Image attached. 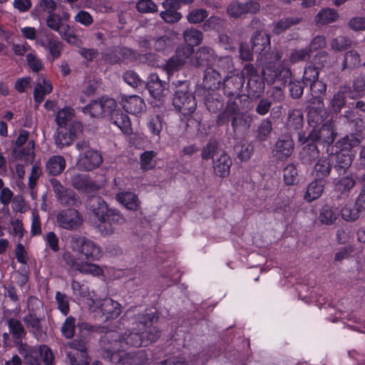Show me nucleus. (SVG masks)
<instances>
[{"instance_id": "nucleus-1", "label": "nucleus", "mask_w": 365, "mask_h": 365, "mask_svg": "<svg viewBox=\"0 0 365 365\" xmlns=\"http://www.w3.org/2000/svg\"><path fill=\"white\" fill-rule=\"evenodd\" d=\"M158 319L154 312H139L128 317L127 331L123 336L115 331H109L101 336L100 344L104 351L103 358L121 365L145 364L148 356L144 350L126 353L122 356L118 351L128 346H148L156 341L160 336V331L156 325Z\"/></svg>"}, {"instance_id": "nucleus-2", "label": "nucleus", "mask_w": 365, "mask_h": 365, "mask_svg": "<svg viewBox=\"0 0 365 365\" xmlns=\"http://www.w3.org/2000/svg\"><path fill=\"white\" fill-rule=\"evenodd\" d=\"M71 248L85 257L87 262L79 261L71 252L63 253L62 257L65 264L72 270L82 274L98 276L102 269L98 265L88 262L98 259L101 256V247L91 240L83 236L74 235L70 240Z\"/></svg>"}, {"instance_id": "nucleus-3", "label": "nucleus", "mask_w": 365, "mask_h": 365, "mask_svg": "<svg viewBox=\"0 0 365 365\" xmlns=\"http://www.w3.org/2000/svg\"><path fill=\"white\" fill-rule=\"evenodd\" d=\"M27 308L28 313L24 316L23 322L26 328L39 340L46 336L41 326V322L45 317L43 304L38 299L30 297L28 299Z\"/></svg>"}, {"instance_id": "nucleus-4", "label": "nucleus", "mask_w": 365, "mask_h": 365, "mask_svg": "<svg viewBox=\"0 0 365 365\" xmlns=\"http://www.w3.org/2000/svg\"><path fill=\"white\" fill-rule=\"evenodd\" d=\"M173 104L183 115H189L195 110L197 107L195 96L190 91L189 83L187 81H178L175 83Z\"/></svg>"}, {"instance_id": "nucleus-5", "label": "nucleus", "mask_w": 365, "mask_h": 365, "mask_svg": "<svg viewBox=\"0 0 365 365\" xmlns=\"http://www.w3.org/2000/svg\"><path fill=\"white\" fill-rule=\"evenodd\" d=\"M76 149L81 152L76 165L80 170L91 171L99 167L103 162L100 153L91 148L88 140H82L76 144Z\"/></svg>"}, {"instance_id": "nucleus-6", "label": "nucleus", "mask_w": 365, "mask_h": 365, "mask_svg": "<svg viewBox=\"0 0 365 365\" xmlns=\"http://www.w3.org/2000/svg\"><path fill=\"white\" fill-rule=\"evenodd\" d=\"M337 133L331 120H327L317 129H312L307 136L303 132H298V141L304 144L309 141L321 142L328 145L332 144Z\"/></svg>"}, {"instance_id": "nucleus-7", "label": "nucleus", "mask_w": 365, "mask_h": 365, "mask_svg": "<svg viewBox=\"0 0 365 365\" xmlns=\"http://www.w3.org/2000/svg\"><path fill=\"white\" fill-rule=\"evenodd\" d=\"M57 201L63 207H78L81 205L79 196L71 189L64 187L58 180H50Z\"/></svg>"}, {"instance_id": "nucleus-8", "label": "nucleus", "mask_w": 365, "mask_h": 365, "mask_svg": "<svg viewBox=\"0 0 365 365\" xmlns=\"http://www.w3.org/2000/svg\"><path fill=\"white\" fill-rule=\"evenodd\" d=\"M56 222L62 229L74 231L81 227L83 218L76 209L68 208L62 210L57 214Z\"/></svg>"}, {"instance_id": "nucleus-9", "label": "nucleus", "mask_w": 365, "mask_h": 365, "mask_svg": "<svg viewBox=\"0 0 365 365\" xmlns=\"http://www.w3.org/2000/svg\"><path fill=\"white\" fill-rule=\"evenodd\" d=\"M89 333L88 330H81V333L79 336L68 342L67 345L69 348L72 349V351H68L66 353L67 359L69 361V364L71 365V357L69 354H73L75 357V359L77 361V364H80V362H83V360L86 361H90L88 355H87V341H88V336Z\"/></svg>"}, {"instance_id": "nucleus-10", "label": "nucleus", "mask_w": 365, "mask_h": 365, "mask_svg": "<svg viewBox=\"0 0 365 365\" xmlns=\"http://www.w3.org/2000/svg\"><path fill=\"white\" fill-rule=\"evenodd\" d=\"M261 9L260 4L255 0L240 2L232 1L227 7V14L230 18L239 19L247 14H256Z\"/></svg>"}, {"instance_id": "nucleus-11", "label": "nucleus", "mask_w": 365, "mask_h": 365, "mask_svg": "<svg viewBox=\"0 0 365 365\" xmlns=\"http://www.w3.org/2000/svg\"><path fill=\"white\" fill-rule=\"evenodd\" d=\"M245 83L244 77L239 73H231L223 81V91L228 98H241Z\"/></svg>"}, {"instance_id": "nucleus-12", "label": "nucleus", "mask_w": 365, "mask_h": 365, "mask_svg": "<svg viewBox=\"0 0 365 365\" xmlns=\"http://www.w3.org/2000/svg\"><path fill=\"white\" fill-rule=\"evenodd\" d=\"M70 182L73 188L82 192H92L98 190L99 187L86 174H82L68 170Z\"/></svg>"}, {"instance_id": "nucleus-13", "label": "nucleus", "mask_w": 365, "mask_h": 365, "mask_svg": "<svg viewBox=\"0 0 365 365\" xmlns=\"http://www.w3.org/2000/svg\"><path fill=\"white\" fill-rule=\"evenodd\" d=\"M217 60V56L214 49L210 46L200 47L190 58L191 66L198 68L213 64Z\"/></svg>"}, {"instance_id": "nucleus-14", "label": "nucleus", "mask_w": 365, "mask_h": 365, "mask_svg": "<svg viewBox=\"0 0 365 365\" xmlns=\"http://www.w3.org/2000/svg\"><path fill=\"white\" fill-rule=\"evenodd\" d=\"M37 43L49 51L51 61H54L61 56L63 44L51 32L46 31L43 36L38 37Z\"/></svg>"}, {"instance_id": "nucleus-15", "label": "nucleus", "mask_w": 365, "mask_h": 365, "mask_svg": "<svg viewBox=\"0 0 365 365\" xmlns=\"http://www.w3.org/2000/svg\"><path fill=\"white\" fill-rule=\"evenodd\" d=\"M307 109V121L312 129H317L327 121L328 114L324 108V103L312 104L310 103Z\"/></svg>"}, {"instance_id": "nucleus-16", "label": "nucleus", "mask_w": 365, "mask_h": 365, "mask_svg": "<svg viewBox=\"0 0 365 365\" xmlns=\"http://www.w3.org/2000/svg\"><path fill=\"white\" fill-rule=\"evenodd\" d=\"M167 86L168 83L162 81L155 73H151L149 76L146 83L147 89L150 96L159 101L165 96Z\"/></svg>"}, {"instance_id": "nucleus-17", "label": "nucleus", "mask_w": 365, "mask_h": 365, "mask_svg": "<svg viewBox=\"0 0 365 365\" xmlns=\"http://www.w3.org/2000/svg\"><path fill=\"white\" fill-rule=\"evenodd\" d=\"M331 163H335L334 165V172H336L338 175L346 173L351 167L354 155L351 152H336L335 155L330 156Z\"/></svg>"}, {"instance_id": "nucleus-18", "label": "nucleus", "mask_w": 365, "mask_h": 365, "mask_svg": "<svg viewBox=\"0 0 365 365\" xmlns=\"http://www.w3.org/2000/svg\"><path fill=\"white\" fill-rule=\"evenodd\" d=\"M162 6L164 10L160 13V16L165 23L172 24L181 20L182 14L178 11L180 6L177 5L176 1L165 0Z\"/></svg>"}, {"instance_id": "nucleus-19", "label": "nucleus", "mask_w": 365, "mask_h": 365, "mask_svg": "<svg viewBox=\"0 0 365 365\" xmlns=\"http://www.w3.org/2000/svg\"><path fill=\"white\" fill-rule=\"evenodd\" d=\"M304 124V113L301 109L293 108L288 111L284 126L289 132L293 133L300 130Z\"/></svg>"}, {"instance_id": "nucleus-20", "label": "nucleus", "mask_w": 365, "mask_h": 365, "mask_svg": "<svg viewBox=\"0 0 365 365\" xmlns=\"http://www.w3.org/2000/svg\"><path fill=\"white\" fill-rule=\"evenodd\" d=\"M232 164L230 156L225 151H221L217 158H213V169L215 175L221 178L227 176Z\"/></svg>"}, {"instance_id": "nucleus-21", "label": "nucleus", "mask_w": 365, "mask_h": 365, "mask_svg": "<svg viewBox=\"0 0 365 365\" xmlns=\"http://www.w3.org/2000/svg\"><path fill=\"white\" fill-rule=\"evenodd\" d=\"M294 150V141L289 135H282L277 140L274 151L278 158H287Z\"/></svg>"}, {"instance_id": "nucleus-22", "label": "nucleus", "mask_w": 365, "mask_h": 365, "mask_svg": "<svg viewBox=\"0 0 365 365\" xmlns=\"http://www.w3.org/2000/svg\"><path fill=\"white\" fill-rule=\"evenodd\" d=\"M282 57V53L277 48L272 49L270 46L269 48L265 49L262 53L257 55V61L263 66L271 68L272 65L279 62Z\"/></svg>"}, {"instance_id": "nucleus-23", "label": "nucleus", "mask_w": 365, "mask_h": 365, "mask_svg": "<svg viewBox=\"0 0 365 365\" xmlns=\"http://www.w3.org/2000/svg\"><path fill=\"white\" fill-rule=\"evenodd\" d=\"M99 309L107 319H115L122 312L120 304L110 298L103 299L99 304Z\"/></svg>"}, {"instance_id": "nucleus-24", "label": "nucleus", "mask_w": 365, "mask_h": 365, "mask_svg": "<svg viewBox=\"0 0 365 365\" xmlns=\"http://www.w3.org/2000/svg\"><path fill=\"white\" fill-rule=\"evenodd\" d=\"M222 77L220 73L211 67H207L204 72L203 86L206 89L215 91L219 88Z\"/></svg>"}, {"instance_id": "nucleus-25", "label": "nucleus", "mask_w": 365, "mask_h": 365, "mask_svg": "<svg viewBox=\"0 0 365 365\" xmlns=\"http://www.w3.org/2000/svg\"><path fill=\"white\" fill-rule=\"evenodd\" d=\"M252 48L259 55L271 46L270 36L261 31L255 32L251 38Z\"/></svg>"}, {"instance_id": "nucleus-26", "label": "nucleus", "mask_w": 365, "mask_h": 365, "mask_svg": "<svg viewBox=\"0 0 365 365\" xmlns=\"http://www.w3.org/2000/svg\"><path fill=\"white\" fill-rule=\"evenodd\" d=\"M122 106L127 113L138 114L143 111L145 103L138 96H130L122 101Z\"/></svg>"}, {"instance_id": "nucleus-27", "label": "nucleus", "mask_w": 365, "mask_h": 365, "mask_svg": "<svg viewBox=\"0 0 365 365\" xmlns=\"http://www.w3.org/2000/svg\"><path fill=\"white\" fill-rule=\"evenodd\" d=\"M19 354L23 356L25 365H41L39 359L37 346L21 344Z\"/></svg>"}, {"instance_id": "nucleus-28", "label": "nucleus", "mask_w": 365, "mask_h": 365, "mask_svg": "<svg viewBox=\"0 0 365 365\" xmlns=\"http://www.w3.org/2000/svg\"><path fill=\"white\" fill-rule=\"evenodd\" d=\"M88 210L98 219L104 217L109 207L99 196H92L88 200Z\"/></svg>"}, {"instance_id": "nucleus-29", "label": "nucleus", "mask_w": 365, "mask_h": 365, "mask_svg": "<svg viewBox=\"0 0 365 365\" xmlns=\"http://www.w3.org/2000/svg\"><path fill=\"white\" fill-rule=\"evenodd\" d=\"M110 121L118 126L120 130L126 134L132 131L131 123L127 114L124 113L120 109L114 111L110 118Z\"/></svg>"}, {"instance_id": "nucleus-30", "label": "nucleus", "mask_w": 365, "mask_h": 365, "mask_svg": "<svg viewBox=\"0 0 365 365\" xmlns=\"http://www.w3.org/2000/svg\"><path fill=\"white\" fill-rule=\"evenodd\" d=\"M327 88V84L319 79L310 83V92L312 95L310 103L312 104L324 103L322 97L325 96Z\"/></svg>"}, {"instance_id": "nucleus-31", "label": "nucleus", "mask_w": 365, "mask_h": 365, "mask_svg": "<svg viewBox=\"0 0 365 365\" xmlns=\"http://www.w3.org/2000/svg\"><path fill=\"white\" fill-rule=\"evenodd\" d=\"M66 160L63 156H51L46 162V169L50 175L56 176L65 169Z\"/></svg>"}, {"instance_id": "nucleus-32", "label": "nucleus", "mask_w": 365, "mask_h": 365, "mask_svg": "<svg viewBox=\"0 0 365 365\" xmlns=\"http://www.w3.org/2000/svg\"><path fill=\"white\" fill-rule=\"evenodd\" d=\"M205 104L207 109L214 113L220 111L224 106V102L221 96L215 91L208 93L205 98Z\"/></svg>"}, {"instance_id": "nucleus-33", "label": "nucleus", "mask_w": 365, "mask_h": 365, "mask_svg": "<svg viewBox=\"0 0 365 365\" xmlns=\"http://www.w3.org/2000/svg\"><path fill=\"white\" fill-rule=\"evenodd\" d=\"M264 83L259 76L249 78L247 83L248 96L252 98H257L263 94Z\"/></svg>"}, {"instance_id": "nucleus-34", "label": "nucleus", "mask_w": 365, "mask_h": 365, "mask_svg": "<svg viewBox=\"0 0 365 365\" xmlns=\"http://www.w3.org/2000/svg\"><path fill=\"white\" fill-rule=\"evenodd\" d=\"M324 188L323 180H317L309 183L307 187V192L304 195V200L311 202L318 199L322 194Z\"/></svg>"}, {"instance_id": "nucleus-35", "label": "nucleus", "mask_w": 365, "mask_h": 365, "mask_svg": "<svg viewBox=\"0 0 365 365\" xmlns=\"http://www.w3.org/2000/svg\"><path fill=\"white\" fill-rule=\"evenodd\" d=\"M51 91V83L45 78H39L34 91V98L35 101L38 103H41L44 100L45 96Z\"/></svg>"}, {"instance_id": "nucleus-36", "label": "nucleus", "mask_w": 365, "mask_h": 365, "mask_svg": "<svg viewBox=\"0 0 365 365\" xmlns=\"http://www.w3.org/2000/svg\"><path fill=\"white\" fill-rule=\"evenodd\" d=\"M362 140V137L359 134H351L346 135L336 142L337 148H340L341 152H351V149L358 146Z\"/></svg>"}, {"instance_id": "nucleus-37", "label": "nucleus", "mask_w": 365, "mask_h": 365, "mask_svg": "<svg viewBox=\"0 0 365 365\" xmlns=\"http://www.w3.org/2000/svg\"><path fill=\"white\" fill-rule=\"evenodd\" d=\"M315 142L308 143L302 148L300 153V158L303 163L311 164L319 157V151Z\"/></svg>"}, {"instance_id": "nucleus-38", "label": "nucleus", "mask_w": 365, "mask_h": 365, "mask_svg": "<svg viewBox=\"0 0 365 365\" xmlns=\"http://www.w3.org/2000/svg\"><path fill=\"white\" fill-rule=\"evenodd\" d=\"M338 215L336 209L325 205L319 211V220L323 225H331L336 222Z\"/></svg>"}, {"instance_id": "nucleus-39", "label": "nucleus", "mask_w": 365, "mask_h": 365, "mask_svg": "<svg viewBox=\"0 0 365 365\" xmlns=\"http://www.w3.org/2000/svg\"><path fill=\"white\" fill-rule=\"evenodd\" d=\"M252 118L250 115L243 113H237L232 116V127L235 132L247 130L252 124Z\"/></svg>"}, {"instance_id": "nucleus-40", "label": "nucleus", "mask_w": 365, "mask_h": 365, "mask_svg": "<svg viewBox=\"0 0 365 365\" xmlns=\"http://www.w3.org/2000/svg\"><path fill=\"white\" fill-rule=\"evenodd\" d=\"M332 163L330 156L328 158H322L315 164L314 171L316 177L322 180L329 176L331 170Z\"/></svg>"}, {"instance_id": "nucleus-41", "label": "nucleus", "mask_w": 365, "mask_h": 365, "mask_svg": "<svg viewBox=\"0 0 365 365\" xmlns=\"http://www.w3.org/2000/svg\"><path fill=\"white\" fill-rule=\"evenodd\" d=\"M360 66H365V62L361 63L360 54L355 50L347 51L344 58L342 70L353 69Z\"/></svg>"}, {"instance_id": "nucleus-42", "label": "nucleus", "mask_w": 365, "mask_h": 365, "mask_svg": "<svg viewBox=\"0 0 365 365\" xmlns=\"http://www.w3.org/2000/svg\"><path fill=\"white\" fill-rule=\"evenodd\" d=\"M302 21L300 17L283 18L274 24L273 32L275 34H280L293 26L299 24Z\"/></svg>"}, {"instance_id": "nucleus-43", "label": "nucleus", "mask_w": 365, "mask_h": 365, "mask_svg": "<svg viewBox=\"0 0 365 365\" xmlns=\"http://www.w3.org/2000/svg\"><path fill=\"white\" fill-rule=\"evenodd\" d=\"M9 331L16 341H21L26 335V331L21 322L16 319L11 318L7 320Z\"/></svg>"}, {"instance_id": "nucleus-44", "label": "nucleus", "mask_w": 365, "mask_h": 365, "mask_svg": "<svg viewBox=\"0 0 365 365\" xmlns=\"http://www.w3.org/2000/svg\"><path fill=\"white\" fill-rule=\"evenodd\" d=\"M339 15L334 9L327 8L322 9L316 16L315 21L317 24H329L334 22L338 19Z\"/></svg>"}, {"instance_id": "nucleus-45", "label": "nucleus", "mask_w": 365, "mask_h": 365, "mask_svg": "<svg viewBox=\"0 0 365 365\" xmlns=\"http://www.w3.org/2000/svg\"><path fill=\"white\" fill-rule=\"evenodd\" d=\"M117 199L128 210H135L139 207L138 197L133 192H127L120 193L117 195Z\"/></svg>"}, {"instance_id": "nucleus-46", "label": "nucleus", "mask_w": 365, "mask_h": 365, "mask_svg": "<svg viewBox=\"0 0 365 365\" xmlns=\"http://www.w3.org/2000/svg\"><path fill=\"white\" fill-rule=\"evenodd\" d=\"M183 37L185 41L187 43V46H197L200 44L203 38L202 33L195 29H189L183 32Z\"/></svg>"}, {"instance_id": "nucleus-47", "label": "nucleus", "mask_w": 365, "mask_h": 365, "mask_svg": "<svg viewBox=\"0 0 365 365\" xmlns=\"http://www.w3.org/2000/svg\"><path fill=\"white\" fill-rule=\"evenodd\" d=\"M74 112L70 108H63L59 110L56 116V122L60 127H66L73 122Z\"/></svg>"}, {"instance_id": "nucleus-48", "label": "nucleus", "mask_w": 365, "mask_h": 365, "mask_svg": "<svg viewBox=\"0 0 365 365\" xmlns=\"http://www.w3.org/2000/svg\"><path fill=\"white\" fill-rule=\"evenodd\" d=\"M356 181L352 175L343 176L339 179L335 184L336 190L341 194L349 192L354 187Z\"/></svg>"}, {"instance_id": "nucleus-49", "label": "nucleus", "mask_w": 365, "mask_h": 365, "mask_svg": "<svg viewBox=\"0 0 365 365\" xmlns=\"http://www.w3.org/2000/svg\"><path fill=\"white\" fill-rule=\"evenodd\" d=\"M218 149V144L215 140H210L209 142L202 148L201 157L203 160H208L215 158L217 155L221 152Z\"/></svg>"}, {"instance_id": "nucleus-50", "label": "nucleus", "mask_w": 365, "mask_h": 365, "mask_svg": "<svg viewBox=\"0 0 365 365\" xmlns=\"http://www.w3.org/2000/svg\"><path fill=\"white\" fill-rule=\"evenodd\" d=\"M272 130V121L268 118L264 119L257 130L256 138L259 141H265L269 137Z\"/></svg>"}, {"instance_id": "nucleus-51", "label": "nucleus", "mask_w": 365, "mask_h": 365, "mask_svg": "<svg viewBox=\"0 0 365 365\" xmlns=\"http://www.w3.org/2000/svg\"><path fill=\"white\" fill-rule=\"evenodd\" d=\"M343 220L346 222H354L359 217L360 212L354 205H345L340 211Z\"/></svg>"}, {"instance_id": "nucleus-52", "label": "nucleus", "mask_w": 365, "mask_h": 365, "mask_svg": "<svg viewBox=\"0 0 365 365\" xmlns=\"http://www.w3.org/2000/svg\"><path fill=\"white\" fill-rule=\"evenodd\" d=\"M104 217L115 227L123 225L126 222L125 217L116 209L109 208Z\"/></svg>"}, {"instance_id": "nucleus-53", "label": "nucleus", "mask_w": 365, "mask_h": 365, "mask_svg": "<svg viewBox=\"0 0 365 365\" xmlns=\"http://www.w3.org/2000/svg\"><path fill=\"white\" fill-rule=\"evenodd\" d=\"M83 112L85 113H89L94 118L104 117L101 99L91 101L83 108Z\"/></svg>"}, {"instance_id": "nucleus-54", "label": "nucleus", "mask_w": 365, "mask_h": 365, "mask_svg": "<svg viewBox=\"0 0 365 365\" xmlns=\"http://www.w3.org/2000/svg\"><path fill=\"white\" fill-rule=\"evenodd\" d=\"M59 31H57L61 37L70 44L76 45L78 39L74 34L73 29L68 24H63Z\"/></svg>"}, {"instance_id": "nucleus-55", "label": "nucleus", "mask_w": 365, "mask_h": 365, "mask_svg": "<svg viewBox=\"0 0 365 365\" xmlns=\"http://www.w3.org/2000/svg\"><path fill=\"white\" fill-rule=\"evenodd\" d=\"M152 41H153V48L157 51H167L173 46V39L167 35L157 38L153 37Z\"/></svg>"}, {"instance_id": "nucleus-56", "label": "nucleus", "mask_w": 365, "mask_h": 365, "mask_svg": "<svg viewBox=\"0 0 365 365\" xmlns=\"http://www.w3.org/2000/svg\"><path fill=\"white\" fill-rule=\"evenodd\" d=\"M235 151L237 158L241 160L249 159L253 153V146L250 144L237 143L235 146Z\"/></svg>"}, {"instance_id": "nucleus-57", "label": "nucleus", "mask_w": 365, "mask_h": 365, "mask_svg": "<svg viewBox=\"0 0 365 365\" xmlns=\"http://www.w3.org/2000/svg\"><path fill=\"white\" fill-rule=\"evenodd\" d=\"M38 353L44 365H54L55 358L50 347L46 345L37 346Z\"/></svg>"}, {"instance_id": "nucleus-58", "label": "nucleus", "mask_w": 365, "mask_h": 365, "mask_svg": "<svg viewBox=\"0 0 365 365\" xmlns=\"http://www.w3.org/2000/svg\"><path fill=\"white\" fill-rule=\"evenodd\" d=\"M298 172L294 165H287L283 170V176L285 184L293 185L297 182Z\"/></svg>"}, {"instance_id": "nucleus-59", "label": "nucleus", "mask_w": 365, "mask_h": 365, "mask_svg": "<svg viewBox=\"0 0 365 365\" xmlns=\"http://www.w3.org/2000/svg\"><path fill=\"white\" fill-rule=\"evenodd\" d=\"M208 16V12L204 9H194L187 16V20L191 24L202 22Z\"/></svg>"}, {"instance_id": "nucleus-60", "label": "nucleus", "mask_w": 365, "mask_h": 365, "mask_svg": "<svg viewBox=\"0 0 365 365\" xmlns=\"http://www.w3.org/2000/svg\"><path fill=\"white\" fill-rule=\"evenodd\" d=\"M351 43L352 41L350 38L344 36H339L334 38L331 41L330 45L333 50L341 51L349 48Z\"/></svg>"}, {"instance_id": "nucleus-61", "label": "nucleus", "mask_w": 365, "mask_h": 365, "mask_svg": "<svg viewBox=\"0 0 365 365\" xmlns=\"http://www.w3.org/2000/svg\"><path fill=\"white\" fill-rule=\"evenodd\" d=\"M310 49H308V48L294 49L290 53L289 61L294 63L307 61L310 58Z\"/></svg>"}, {"instance_id": "nucleus-62", "label": "nucleus", "mask_w": 365, "mask_h": 365, "mask_svg": "<svg viewBox=\"0 0 365 365\" xmlns=\"http://www.w3.org/2000/svg\"><path fill=\"white\" fill-rule=\"evenodd\" d=\"M304 88V82L300 81H290L289 91L292 98L299 99L302 97Z\"/></svg>"}, {"instance_id": "nucleus-63", "label": "nucleus", "mask_w": 365, "mask_h": 365, "mask_svg": "<svg viewBox=\"0 0 365 365\" xmlns=\"http://www.w3.org/2000/svg\"><path fill=\"white\" fill-rule=\"evenodd\" d=\"M136 9L140 13H156L158 6L153 0H139L136 4Z\"/></svg>"}, {"instance_id": "nucleus-64", "label": "nucleus", "mask_w": 365, "mask_h": 365, "mask_svg": "<svg viewBox=\"0 0 365 365\" xmlns=\"http://www.w3.org/2000/svg\"><path fill=\"white\" fill-rule=\"evenodd\" d=\"M225 24V19L216 16H212L204 23L203 29L205 31L210 29L218 31L224 26Z\"/></svg>"}]
</instances>
